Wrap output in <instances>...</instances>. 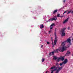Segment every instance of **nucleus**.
<instances>
[{
	"mask_svg": "<svg viewBox=\"0 0 73 73\" xmlns=\"http://www.w3.org/2000/svg\"><path fill=\"white\" fill-rule=\"evenodd\" d=\"M66 42V41H64L63 42H62V46H63L61 48V52H63L65 50H66L67 49V47L66 46H64V45H65V43Z\"/></svg>",
	"mask_w": 73,
	"mask_h": 73,
	"instance_id": "1",
	"label": "nucleus"
},
{
	"mask_svg": "<svg viewBox=\"0 0 73 73\" xmlns=\"http://www.w3.org/2000/svg\"><path fill=\"white\" fill-rule=\"evenodd\" d=\"M66 29V28H64L61 30V32L62 33V36H65V30Z\"/></svg>",
	"mask_w": 73,
	"mask_h": 73,
	"instance_id": "2",
	"label": "nucleus"
},
{
	"mask_svg": "<svg viewBox=\"0 0 73 73\" xmlns=\"http://www.w3.org/2000/svg\"><path fill=\"white\" fill-rule=\"evenodd\" d=\"M50 70H51V73H53L54 71H55V66H54L50 68Z\"/></svg>",
	"mask_w": 73,
	"mask_h": 73,
	"instance_id": "3",
	"label": "nucleus"
},
{
	"mask_svg": "<svg viewBox=\"0 0 73 73\" xmlns=\"http://www.w3.org/2000/svg\"><path fill=\"white\" fill-rule=\"evenodd\" d=\"M54 26H55V24L53 23L50 26V30L51 29H52L54 27Z\"/></svg>",
	"mask_w": 73,
	"mask_h": 73,
	"instance_id": "4",
	"label": "nucleus"
},
{
	"mask_svg": "<svg viewBox=\"0 0 73 73\" xmlns=\"http://www.w3.org/2000/svg\"><path fill=\"white\" fill-rule=\"evenodd\" d=\"M65 41H66V42H69V45H72V44L70 42L71 40L70 38H69L68 39H67V40Z\"/></svg>",
	"mask_w": 73,
	"mask_h": 73,
	"instance_id": "5",
	"label": "nucleus"
},
{
	"mask_svg": "<svg viewBox=\"0 0 73 73\" xmlns=\"http://www.w3.org/2000/svg\"><path fill=\"white\" fill-rule=\"evenodd\" d=\"M58 41V39H57V37L56 36V33L55 34V45L57 44V42Z\"/></svg>",
	"mask_w": 73,
	"mask_h": 73,
	"instance_id": "6",
	"label": "nucleus"
},
{
	"mask_svg": "<svg viewBox=\"0 0 73 73\" xmlns=\"http://www.w3.org/2000/svg\"><path fill=\"white\" fill-rule=\"evenodd\" d=\"M53 20H55V18L54 17L50 18L49 20H48V21L50 22V21H53Z\"/></svg>",
	"mask_w": 73,
	"mask_h": 73,
	"instance_id": "7",
	"label": "nucleus"
},
{
	"mask_svg": "<svg viewBox=\"0 0 73 73\" xmlns=\"http://www.w3.org/2000/svg\"><path fill=\"white\" fill-rule=\"evenodd\" d=\"M57 60H56V61H57V62H59V61H60V58H59L58 57H56L55 56V60H57Z\"/></svg>",
	"mask_w": 73,
	"mask_h": 73,
	"instance_id": "8",
	"label": "nucleus"
},
{
	"mask_svg": "<svg viewBox=\"0 0 73 73\" xmlns=\"http://www.w3.org/2000/svg\"><path fill=\"white\" fill-rule=\"evenodd\" d=\"M58 68V63H56V66L55 67V70H56Z\"/></svg>",
	"mask_w": 73,
	"mask_h": 73,
	"instance_id": "9",
	"label": "nucleus"
},
{
	"mask_svg": "<svg viewBox=\"0 0 73 73\" xmlns=\"http://www.w3.org/2000/svg\"><path fill=\"white\" fill-rule=\"evenodd\" d=\"M68 20H69V18H67V19H66L64 21L63 23V24H65L66 23H67V22L68 21Z\"/></svg>",
	"mask_w": 73,
	"mask_h": 73,
	"instance_id": "10",
	"label": "nucleus"
},
{
	"mask_svg": "<svg viewBox=\"0 0 73 73\" xmlns=\"http://www.w3.org/2000/svg\"><path fill=\"white\" fill-rule=\"evenodd\" d=\"M70 54V52L69 51H68L66 53V56H69Z\"/></svg>",
	"mask_w": 73,
	"mask_h": 73,
	"instance_id": "11",
	"label": "nucleus"
},
{
	"mask_svg": "<svg viewBox=\"0 0 73 73\" xmlns=\"http://www.w3.org/2000/svg\"><path fill=\"white\" fill-rule=\"evenodd\" d=\"M64 62V64H66V63H67V62H68V60H67V59H65Z\"/></svg>",
	"mask_w": 73,
	"mask_h": 73,
	"instance_id": "12",
	"label": "nucleus"
},
{
	"mask_svg": "<svg viewBox=\"0 0 73 73\" xmlns=\"http://www.w3.org/2000/svg\"><path fill=\"white\" fill-rule=\"evenodd\" d=\"M59 59H61L62 61H64V56L59 58Z\"/></svg>",
	"mask_w": 73,
	"mask_h": 73,
	"instance_id": "13",
	"label": "nucleus"
},
{
	"mask_svg": "<svg viewBox=\"0 0 73 73\" xmlns=\"http://www.w3.org/2000/svg\"><path fill=\"white\" fill-rule=\"evenodd\" d=\"M51 39L52 41V47H54V44H53V38H51Z\"/></svg>",
	"mask_w": 73,
	"mask_h": 73,
	"instance_id": "14",
	"label": "nucleus"
},
{
	"mask_svg": "<svg viewBox=\"0 0 73 73\" xmlns=\"http://www.w3.org/2000/svg\"><path fill=\"white\" fill-rule=\"evenodd\" d=\"M62 69V67H59L58 69L57 70H58L59 71H60L61 70V69Z\"/></svg>",
	"mask_w": 73,
	"mask_h": 73,
	"instance_id": "15",
	"label": "nucleus"
},
{
	"mask_svg": "<svg viewBox=\"0 0 73 73\" xmlns=\"http://www.w3.org/2000/svg\"><path fill=\"white\" fill-rule=\"evenodd\" d=\"M43 28H44V25H40V28L41 29H42Z\"/></svg>",
	"mask_w": 73,
	"mask_h": 73,
	"instance_id": "16",
	"label": "nucleus"
},
{
	"mask_svg": "<svg viewBox=\"0 0 73 73\" xmlns=\"http://www.w3.org/2000/svg\"><path fill=\"white\" fill-rule=\"evenodd\" d=\"M60 50L58 49H57L55 51V52L56 53H58V51Z\"/></svg>",
	"mask_w": 73,
	"mask_h": 73,
	"instance_id": "17",
	"label": "nucleus"
},
{
	"mask_svg": "<svg viewBox=\"0 0 73 73\" xmlns=\"http://www.w3.org/2000/svg\"><path fill=\"white\" fill-rule=\"evenodd\" d=\"M54 53H55V50L53 51L52 52V55L53 56L54 55Z\"/></svg>",
	"mask_w": 73,
	"mask_h": 73,
	"instance_id": "18",
	"label": "nucleus"
},
{
	"mask_svg": "<svg viewBox=\"0 0 73 73\" xmlns=\"http://www.w3.org/2000/svg\"><path fill=\"white\" fill-rule=\"evenodd\" d=\"M57 17H60L61 16H60V14H59L57 15Z\"/></svg>",
	"mask_w": 73,
	"mask_h": 73,
	"instance_id": "19",
	"label": "nucleus"
},
{
	"mask_svg": "<svg viewBox=\"0 0 73 73\" xmlns=\"http://www.w3.org/2000/svg\"><path fill=\"white\" fill-rule=\"evenodd\" d=\"M49 55L50 56H52V52H50L49 54Z\"/></svg>",
	"mask_w": 73,
	"mask_h": 73,
	"instance_id": "20",
	"label": "nucleus"
},
{
	"mask_svg": "<svg viewBox=\"0 0 73 73\" xmlns=\"http://www.w3.org/2000/svg\"><path fill=\"white\" fill-rule=\"evenodd\" d=\"M44 60H45V59L43 58H42V62H44Z\"/></svg>",
	"mask_w": 73,
	"mask_h": 73,
	"instance_id": "21",
	"label": "nucleus"
},
{
	"mask_svg": "<svg viewBox=\"0 0 73 73\" xmlns=\"http://www.w3.org/2000/svg\"><path fill=\"white\" fill-rule=\"evenodd\" d=\"M53 60H55V56H53Z\"/></svg>",
	"mask_w": 73,
	"mask_h": 73,
	"instance_id": "22",
	"label": "nucleus"
},
{
	"mask_svg": "<svg viewBox=\"0 0 73 73\" xmlns=\"http://www.w3.org/2000/svg\"><path fill=\"white\" fill-rule=\"evenodd\" d=\"M66 12H67V11H64V13H63V15H64V14H65V13H66Z\"/></svg>",
	"mask_w": 73,
	"mask_h": 73,
	"instance_id": "23",
	"label": "nucleus"
},
{
	"mask_svg": "<svg viewBox=\"0 0 73 73\" xmlns=\"http://www.w3.org/2000/svg\"><path fill=\"white\" fill-rule=\"evenodd\" d=\"M71 12V11H70L68 12V13H67V14L68 15L69 13H70Z\"/></svg>",
	"mask_w": 73,
	"mask_h": 73,
	"instance_id": "24",
	"label": "nucleus"
},
{
	"mask_svg": "<svg viewBox=\"0 0 73 73\" xmlns=\"http://www.w3.org/2000/svg\"><path fill=\"white\" fill-rule=\"evenodd\" d=\"M57 11H58V10L56 9L55 10V13H56V12H57Z\"/></svg>",
	"mask_w": 73,
	"mask_h": 73,
	"instance_id": "25",
	"label": "nucleus"
},
{
	"mask_svg": "<svg viewBox=\"0 0 73 73\" xmlns=\"http://www.w3.org/2000/svg\"><path fill=\"white\" fill-rule=\"evenodd\" d=\"M51 32H52V30L50 29V30L49 31V33H50Z\"/></svg>",
	"mask_w": 73,
	"mask_h": 73,
	"instance_id": "26",
	"label": "nucleus"
},
{
	"mask_svg": "<svg viewBox=\"0 0 73 73\" xmlns=\"http://www.w3.org/2000/svg\"><path fill=\"white\" fill-rule=\"evenodd\" d=\"M47 44H49L50 43H49V42H47Z\"/></svg>",
	"mask_w": 73,
	"mask_h": 73,
	"instance_id": "27",
	"label": "nucleus"
},
{
	"mask_svg": "<svg viewBox=\"0 0 73 73\" xmlns=\"http://www.w3.org/2000/svg\"><path fill=\"white\" fill-rule=\"evenodd\" d=\"M59 65H60V66H62V64L61 63H60Z\"/></svg>",
	"mask_w": 73,
	"mask_h": 73,
	"instance_id": "28",
	"label": "nucleus"
},
{
	"mask_svg": "<svg viewBox=\"0 0 73 73\" xmlns=\"http://www.w3.org/2000/svg\"><path fill=\"white\" fill-rule=\"evenodd\" d=\"M62 65H63V64H64V62H62Z\"/></svg>",
	"mask_w": 73,
	"mask_h": 73,
	"instance_id": "29",
	"label": "nucleus"
},
{
	"mask_svg": "<svg viewBox=\"0 0 73 73\" xmlns=\"http://www.w3.org/2000/svg\"><path fill=\"white\" fill-rule=\"evenodd\" d=\"M54 13H55V10H54L53 12V14H54Z\"/></svg>",
	"mask_w": 73,
	"mask_h": 73,
	"instance_id": "30",
	"label": "nucleus"
},
{
	"mask_svg": "<svg viewBox=\"0 0 73 73\" xmlns=\"http://www.w3.org/2000/svg\"><path fill=\"white\" fill-rule=\"evenodd\" d=\"M54 45H55V40H54Z\"/></svg>",
	"mask_w": 73,
	"mask_h": 73,
	"instance_id": "31",
	"label": "nucleus"
},
{
	"mask_svg": "<svg viewBox=\"0 0 73 73\" xmlns=\"http://www.w3.org/2000/svg\"><path fill=\"white\" fill-rule=\"evenodd\" d=\"M70 29V27H68V30H69Z\"/></svg>",
	"mask_w": 73,
	"mask_h": 73,
	"instance_id": "32",
	"label": "nucleus"
},
{
	"mask_svg": "<svg viewBox=\"0 0 73 73\" xmlns=\"http://www.w3.org/2000/svg\"><path fill=\"white\" fill-rule=\"evenodd\" d=\"M64 3H65V0H64L63 1Z\"/></svg>",
	"mask_w": 73,
	"mask_h": 73,
	"instance_id": "33",
	"label": "nucleus"
},
{
	"mask_svg": "<svg viewBox=\"0 0 73 73\" xmlns=\"http://www.w3.org/2000/svg\"><path fill=\"white\" fill-rule=\"evenodd\" d=\"M57 20V18L55 17V20Z\"/></svg>",
	"mask_w": 73,
	"mask_h": 73,
	"instance_id": "34",
	"label": "nucleus"
},
{
	"mask_svg": "<svg viewBox=\"0 0 73 73\" xmlns=\"http://www.w3.org/2000/svg\"><path fill=\"white\" fill-rule=\"evenodd\" d=\"M62 9V8H61L60 9V10H61V9Z\"/></svg>",
	"mask_w": 73,
	"mask_h": 73,
	"instance_id": "35",
	"label": "nucleus"
},
{
	"mask_svg": "<svg viewBox=\"0 0 73 73\" xmlns=\"http://www.w3.org/2000/svg\"><path fill=\"white\" fill-rule=\"evenodd\" d=\"M42 46H43V45H42L41 47L42 48Z\"/></svg>",
	"mask_w": 73,
	"mask_h": 73,
	"instance_id": "36",
	"label": "nucleus"
},
{
	"mask_svg": "<svg viewBox=\"0 0 73 73\" xmlns=\"http://www.w3.org/2000/svg\"><path fill=\"white\" fill-rule=\"evenodd\" d=\"M63 16H61V17H63Z\"/></svg>",
	"mask_w": 73,
	"mask_h": 73,
	"instance_id": "37",
	"label": "nucleus"
},
{
	"mask_svg": "<svg viewBox=\"0 0 73 73\" xmlns=\"http://www.w3.org/2000/svg\"><path fill=\"white\" fill-rule=\"evenodd\" d=\"M72 41H73V37H72Z\"/></svg>",
	"mask_w": 73,
	"mask_h": 73,
	"instance_id": "38",
	"label": "nucleus"
},
{
	"mask_svg": "<svg viewBox=\"0 0 73 73\" xmlns=\"http://www.w3.org/2000/svg\"><path fill=\"white\" fill-rule=\"evenodd\" d=\"M72 56H73V54H72Z\"/></svg>",
	"mask_w": 73,
	"mask_h": 73,
	"instance_id": "39",
	"label": "nucleus"
},
{
	"mask_svg": "<svg viewBox=\"0 0 73 73\" xmlns=\"http://www.w3.org/2000/svg\"><path fill=\"white\" fill-rule=\"evenodd\" d=\"M55 30H56V29H55Z\"/></svg>",
	"mask_w": 73,
	"mask_h": 73,
	"instance_id": "40",
	"label": "nucleus"
}]
</instances>
